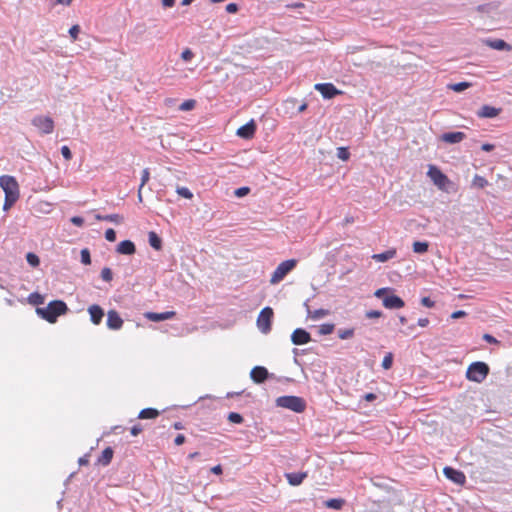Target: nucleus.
<instances>
[{
  "mask_svg": "<svg viewBox=\"0 0 512 512\" xmlns=\"http://www.w3.org/2000/svg\"><path fill=\"white\" fill-rule=\"evenodd\" d=\"M483 339L488 343L496 344L498 343L497 339L490 334H484Z\"/></svg>",
  "mask_w": 512,
  "mask_h": 512,
  "instance_id": "57",
  "label": "nucleus"
},
{
  "mask_svg": "<svg viewBox=\"0 0 512 512\" xmlns=\"http://www.w3.org/2000/svg\"><path fill=\"white\" fill-rule=\"evenodd\" d=\"M68 310V307L64 301L54 300L51 301L46 307L37 308V314L48 321L49 323H55L57 318L63 314H65Z\"/></svg>",
  "mask_w": 512,
  "mask_h": 512,
  "instance_id": "2",
  "label": "nucleus"
},
{
  "mask_svg": "<svg viewBox=\"0 0 512 512\" xmlns=\"http://www.w3.org/2000/svg\"><path fill=\"white\" fill-rule=\"evenodd\" d=\"M489 367L484 362H474L469 365L466 377L470 381L481 383L488 375Z\"/></svg>",
  "mask_w": 512,
  "mask_h": 512,
  "instance_id": "4",
  "label": "nucleus"
},
{
  "mask_svg": "<svg viewBox=\"0 0 512 512\" xmlns=\"http://www.w3.org/2000/svg\"><path fill=\"white\" fill-rule=\"evenodd\" d=\"M29 302L33 305H40L44 303V297L39 293H32L29 295Z\"/></svg>",
  "mask_w": 512,
  "mask_h": 512,
  "instance_id": "35",
  "label": "nucleus"
},
{
  "mask_svg": "<svg viewBox=\"0 0 512 512\" xmlns=\"http://www.w3.org/2000/svg\"><path fill=\"white\" fill-rule=\"evenodd\" d=\"M116 251L119 253V254H123V255H132L135 253L136 251V247H135V244L130 241V240H124V241H121L118 245H117V249Z\"/></svg>",
  "mask_w": 512,
  "mask_h": 512,
  "instance_id": "20",
  "label": "nucleus"
},
{
  "mask_svg": "<svg viewBox=\"0 0 512 512\" xmlns=\"http://www.w3.org/2000/svg\"><path fill=\"white\" fill-rule=\"evenodd\" d=\"M61 154L67 161L72 159V152L68 146H62Z\"/></svg>",
  "mask_w": 512,
  "mask_h": 512,
  "instance_id": "48",
  "label": "nucleus"
},
{
  "mask_svg": "<svg viewBox=\"0 0 512 512\" xmlns=\"http://www.w3.org/2000/svg\"><path fill=\"white\" fill-rule=\"evenodd\" d=\"M159 416V411L154 408L142 409L138 415L140 419H154Z\"/></svg>",
  "mask_w": 512,
  "mask_h": 512,
  "instance_id": "27",
  "label": "nucleus"
},
{
  "mask_svg": "<svg viewBox=\"0 0 512 512\" xmlns=\"http://www.w3.org/2000/svg\"><path fill=\"white\" fill-rule=\"evenodd\" d=\"M193 57H194V53H193L189 48H186V49H185V50H183V52L181 53V58H182V60H184L185 62L191 61Z\"/></svg>",
  "mask_w": 512,
  "mask_h": 512,
  "instance_id": "46",
  "label": "nucleus"
},
{
  "mask_svg": "<svg viewBox=\"0 0 512 512\" xmlns=\"http://www.w3.org/2000/svg\"><path fill=\"white\" fill-rule=\"evenodd\" d=\"M488 45L493 48V49H497V50H503V49H509L510 46L502 39H496V40H493V41H489L488 42Z\"/></svg>",
  "mask_w": 512,
  "mask_h": 512,
  "instance_id": "29",
  "label": "nucleus"
},
{
  "mask_svg": "<svg viewBox=\"0 0 512 512\" xmlns=\"http://www.w3.org/2000/svg\"><path fill=\"white\" fill-rule=\"evenodd\" d=\"M273 316L274 312L271 307H265L260 311L257 317V327L262 333L267 334L271 331Z\"/></svg>",
  "mask_w": 512,
  "mask_h": 512,
  "instance_id": "7",
  "label": "nucleus"
},
{
  "mask_svg": "<svg viewBox=\"0 0 512 512\" xmlns=\"http://www.w3.org/2000/svg\"><path fill=\"white\" fill-rule=\"evenodd\" d=\"M421 304L427 308H433L435 306V302L429 297H423L421 299Z\"/></svg>",
  "mask_w": 512,
  "mask_h": 512,
  "instance_id": "50",
  "label": "nucleus"
},
{
  "mask_svg": "<svg viewBox=\"0 0 512 512\" xmlns=\"http://www.w3.org/2000/svg\"><path fill=\"white\" fill-rule=\"evenodd\" d=\"M427 175L440 190L446 191L451 184L450 179L435 165L428 166Z\"/></svg>",
  "mask_w": 512,
  "mask_h": 512,
  "instance_id": "6",
  "label": "nucleus"
},
{
  "mask_svg": "<svg viewBox=\"0 0 512 512\" xmlns=\"http://www.w3.org/2000/svg\"><path fill=\"white\" fill-rule=\"evenodd\" d=\"M73 0H55L54 5L69 6Z\"/></svg>",
  "mask_w": 512,
  "mask_h": 512,
  "instance_id": "59",
  "label": "nucleus"
},
{
  "mask_svg": "<svg viewBox=\"0 0 512 512\" xmlns=\"http://www.w3.org/2000/svg\"><path fill=\"white\" fill-rule=\"evenodd\" d=\"M279 407L289 409L291 411L301 413L306 408V403L301 397L297 396H281L276 399Z\"/></svg>",
  "mask_w": 512,
  "mask_h": 512,
  "instance_id": "3",
  "label": "nucleus"
},
{
  "mask_svg": "<svg viewBox=\"0 0 512 512\" xmlns=\"http://www.w3.org/2000/svg\"><path fill=\"white\" fill-rule=\"evenodd\" d=\"M344 503H345L344 499L333 498V499L327 500L325 502V506L327 508L339 510L343 507Z\"/></svg>",
  "mask_w": 512,
  "mask_h": 512,
  "instance_id": "28",
  "label": "nucleus"
},
{
  "mask_svg": "<svg viewBox=\"0 0 512 512\" xmlns=\"http://www.w3.org/2000/svg\"><path fill=\"white\" fill-rule=\"evenodd\" d=\"M443 473L449 480L456 484L463 485L466 482V476L460 470L447 466L443 469Z\"/></svg>",
  "mask_w": 512,
  "mask_h": 512,
  "instance_id": "10",
  "label": "nucleus"
},
{
  "mask_svg": "<svg viewBox=\"0 0 512 512\" xmlns=\"http://www.w3.org/2000/svg\"><path fill=\"white\" fill-rule=\"evenodd\" d=\"M81 262L85 265H88L91 263L90 253L88 249H83L81 251Z\"/></svg>",
  "mask_w": 512,
  "mask_h": 512,
  "instance_id": "45",
  "label": "nucleus"
},
{
  "mask_svg": "<svg viewBox=\"0 0 512 512\" xmlns=\"http://www.w3.org/2000/svg\"><path fill=\"white\" fill-rule=\"evenodd\" d=\"M387 291L386 288H380L378 290L375 291L374 295L377 297V298H381L384 293Z\"/></svg>",
  "mask_w": 512,
  "mask_h": 512,
  "instance_id": "64",
  "label": "nucleus"
},
{
  "mask_svg": "<svg viewBox=\"0 0 512 512\" xmlns=\"http://www.w3.org/2000/svg\"><path fill=\"white\" fill-rule=\"evenodd\" d=\"M363 398H364L366 401L371 402V401H374V400L377 398V396H376V394H374V393H367V394H365V395H364V397H363Z\"/></svg>",
  "mask_w": 512,
  "mask_h": 512,
  "instance_id": "60",
  "label": "nucleus"
},
{
  "mask_svg": "<svg viewBox=\"0 0 512 512\" xmlns=\"http://www.w3.org/2000/svg\"><path fill=\"white\" fill-rule=\"evenodd\" d=\"M211 472L216 474V475L222 474V467H221V465H216V466L212 467L211 468Z\"/></svg>",
  "mask_w": 512,
  "mask_h": 512,
  "instance_id": "62",
  "label": "nucleus"
},
{
  "mask_svg": "<svg viewBox=\"0 0 512 512\" xmlns=\"http://www.w3.org/2000/svg\"><path fill=\"white\" fill-rule=\"evenodd\" d=\"M80 33V26L79 25H73L70 29H69V34H70V37L72 38L73 41H76L78 39V35Z\"/></svg>",
  "mask_w": 512,
  "mask_h": 512,
  "instance_id": "44",
  "label": "nucleus"
},
{
  "mask_svg": "<svg viewBox=\"0 0 512 512\" xmlns=\"http://www.w3.org/2000/svg\"><path fill=\"white\" fill-rule=\"evenodd\" d=\"M396 249L391 248L385 252L373 254L372 259H374L377 262H386L390 259H393L396 256Z\"/></svg>",
  "mask_w": 512,
  "mask_h": 512,
  "instance_id": "22",
  "label": "nucleus"
},
{
  "mask_svg": "<svg viewBox=\"0 0 512 512\" xmlns=\"http://www.w3.org/2000/svg\"><path fill=\"white\" fill-rule=\"evenodd\" d=\"M382 316V312L379 310H370L366 312V317L369 319L372 318H380Z\"/></svg>",
  "mask_w": 512,
  "mask_h": 512,
  "instance_id": "49",
  "label": "nucleus"
},
{
  "mask_svg": "<svg viewBox=\"0 0 512 512\" xmlns=\"http://www.w3.org/2000/svg\"><path fill=\"white\" fill-rule=\"evenodd\" d=\"M481 149L483 151H486V152H490L494 149V145L493 144H490V143H484L482 146H481Z\"/></svg>",
  "mask_w": 512,
  "mask_h": 512,
  "instance_id": "58",
  "label": "nucleus"
},
{
  "mask_svg": "<svg viewBox=\"0 0 512 512\" xmlns=\"http://www.w3.org/2000/svg\"><path fill=\"white\" fill-rule=\"evenodd\" d=\"M228 420L231 422V423H235V424H241L243 422V417L237 413V412H231L229 413L228 415Z\"/></svg>",
  "mask_w": 512,
  "mask_h": 512,
  "instance_id": "42",
  "label": "nucleus"
},
{
  "mask_svg": "<svg viewBox=\"0 0 512 512\" xmlns=\"http://www.w3.org/2000/svg\"><path fill=\"white\" fill-rule=\"evenodd\" d=\"M471 83L470 82H459V83H455V84H451L449 85V89L455 91V92H462L466 89H468L469 87H471Z\"/></svg>",
  "mask_w": 512,
  "mask_h": 512,
  "instance_id": "32",
  "label": "nucleus"
},
{
  "mask_svg": "<svg viewBox=\"0 0 512 512\" xmlns=\"http://www.w3.org/2000/svg\"><path fill=\"white\" fill-rule=\"evenodd\" d=\"M472 183L477 188H484L488 184L487 180L480 175H475Z\"/></svg>",
  "mask_w": 512,
  "mask_h": 512,
  "instance_id": "37",
  "label": "nucleus"
},
{
  "mask_svg": "<svg viewBox=\"0 0 512 512\" xmlns=\"http://www.w3.org/2000/svg\"><path fill=\"white\" fill-rule=\"evenodd\" d=\"M123 325V320L116 310H109L107 313V326L112 330H119Z\"/></svg>",
  "mask_w": 512,
  "mask_h": 512,
  "instance_id": "13",
  "label": "nucleus"
},
{
  "mask_svg": "<svg viewBox=\"0 0 512 512\" xmlns=\"http://www.w3.org/2000/svg\"><path fill=\"white\" fill-rule=\"evenodd\" d=\"M176 315L175 311H166L162 313L146 312L144 317L153 322H160L174 318Z\"/></svg>",
  "mask_w": 512,
  "mask_h": 512,
  "instance_id": "14",
  "label": "nucleus"
},
{
  "mask_svg": "<svg viewBox=\"0 0 512 512\" xmlns=\"http://www.w3.org/2000/svg\"><path fill=\"white\" fill-rule=\"evenodd\" d=\"M196 106V101L194 99H189V100H186L184 101L180 106H179V109L181 111H190L192 109H194Z\"/></svg>",
  "mask_w": 512,
  "mask_h": 512,
  "instance_id": "36",
  "label": "nucleus"
},
{
  "mask_svg": "<svg viewBox=\"0 0 512 512\" xmlns=\"http://www.w3.org/2000/svg\"><path fill=\"white\" fill-rule=\"evenodd\" d=\"M95 219L98 221H109V222H113L116 224H119L123 221V217L119 214H110V215H105V216L96 214Z\"/></svg>",
  "mask_w": 512,
  "mask_h": 512,
  "instance_id": "25",
  "label": "nucleus"
},
{
  "mask_svg": "<svg viewBox=\"0 0 512 512\" xmlns=\"http://www.w3.org/2000/svg\"><path fill=\"white\" fill-rule=\"evenodd\" d=\"M256 124H255V121L254 120H250L248 123H246L245 125L239 127L237 129V136H239L240 138H243V139H252L255 135V132H256Z\"/></svg>",
  "mask_w": 512,
  "mask_h": 512,
  "instance_id": "11",
  "label": "nucleus"
},
{
  "mask_svg": "<svg viewBox=\"0 0 512 512\" xmlns=\"http://www.w3.org/2000/svg\"><path fill=\"white\" fill-rule=\"evenodd\" d=\"M26 260L33 267H37L39 265V263H40L39 257L36 254L32 253V252H29L26 255Z\"/></svg>",
  "mask_w": 512,
  "mask_h": 512,
  "instance_id": "39",
  "label": "nucleus"
},
{
  "mask_svg": "<svg viewBox=\"0 0 512 512\" xmlns=\"http://www.w3.org/2000/svg\"><path fill=\"white\" fill-rule=\"evenodd\" d=\"M175 4V0H162V5L164 7L170 8L173 7Z\"/></svg>",
  "mask_w": 512,
  "mask_h": 512,
  "instance_id": "63",
  "label": "nucleus"
},
{
  "mask_svg": "<svg viewBox=\"0 0 512 512\" xmlns=\"http://www.w3.org/2000/svg\"><path fill=\"white\" fill-rule=\"evenodd\" d=\"M32 123L35 127H37L42 133L50 134L54 130V122L52 118L48 116H38L32 120Z\"/></svg>",
  "mask_w": 512,
  "mask_h": 512,
  "instance_id": "8",
  "label": "nucleus"
},
{
  "mask_svg": "<svg viewBox=\"0 0 512 512\" xmlns=\"http://www.w3.org/2000/svg\"><path fill=\"white\" fill-rule=\"evenodd\" d=\"M176 192L179 196L191 199L193 197V193L187 187H177Z\"/></svg>",
  "mask_w": 512,
  "mask_h": 512,
  "instance_id": "38",
  "label": "nucleus"
},
{
  "mask_svg": "<svg viewBox=\"0 0 512 512\" xmlns=\"http://www.w3.org/2000/svg\"><path fill=\"white\" fill-rule=\"evenodd\" d=\"M268 370L263 366H255L250 372L251 379L255 383H263L268 378Z\"/></svg>",
  "mask_w": 512,
  "mask_h": 512,
  "instance_id": "15",
  "label": "nucleus"
},
{
  "mask_svg": "<svg viewBox=\"0 0 512 512\" xmlns=\"http://www.w3.org/2000/svg\"><path fill=\"white\" fill-rule=\"evenodd\" d=\"M428 247H429L428 242L415 241L413 243V251L415 253H419V254L426 253L428 251Z\"/></svg>",
  "mask_w": 512,
  "mask_h": 512,
  "instance_id": "30",
  "label": "nucleus"
},
{
  "mask_svg": "<svg viewBox=\"0 0 512 512\" xmlns=\"http://www.w3.org/2000/svg\"><path fill=\"white\" fill-rule=\"evenodd\" d=\"M105 238L109 242H114L116 240V232L114 231V229H107L105 232Z\"/></svg>",
  "mask_w": 512,
  "mask_h": 512,
  "instance_id": "47",
  "label": "nucleus"
},
{
  "mask_svg": "<svg viewBox=\"0 0 512 512\" xmlns=\"http://www.w3.org/2000/svg\"><path fill=\"white\" fill-rule=\"evenodd\" d=\"M249 192V188L248 187H241V188H238L236 191H235V194L236 196L238 197H243L245 196L246 194H248Z\"/></svg>",
  "mask_w": 512,
  "mask_h": 512,
  "instance_id": "53",
  "label": "nucleus"
},
{
  "mask_svg": "<svg viewBox=\"0 0 512 512\" xmlns=\"http://www.w3.org/2000/svg\"><path fill=\"white\" fill-rule=\"evenodd\" d=\"M71 222L78 226V227H81L83 224H84V219L80 216H74L71 218Z\"/></svg>",
  "mask_w": 512,
  "mask_h": 512,
  "instance_id": "52",
  "label": "nucleus"
},
{
  "mask_svg": "<svg viewBox=\"0 0 512 512\" xmlns=\"http://www.w3.org/2000/svg\"><path fill=\"white\" fill-rule=\"evenodd\" d=\"M337 156L339 159H341L343 161H347L350 157V152L348 151V149L346 147H339L337 149Z\"/></svg>",
  "mask_w": 512,
  "mask_h": 512,
  "instance_id": "40",
  "label": "nucleus"
},
{
  "mask_svg": "<svg viewBox=\"0 0 512 512\" xmlns=\"http://www.w3.org/2000/svg\"><path fill=\"white\" fill-rule=\"evenodd\" d=\"M501 108H495L490 105H483L478 111L477 116L479 118H495L501 113Z\"/></svg>",
  "mask_w": 512,
  "mask_h": 512,
  "instance_id": "16",
  "label": "nucleus"
},
{
  "mask_svg": "<svg viewBox=\"0 0 512 512\" xmlns=\"http://www.w3.org/2000/svg\"><path fill=\"white\" fill-rule=\"evenodd\" d=\"M297 265L295 259H289L281 262L271 275L270 283L272 285L282 281L288 273H290Z\"/></svg>",
  "mask_w": 512,
  "mask_h": 512,
  "instance_id": "5",
  "label": "nucleus"
},
{
  "mask_svg": "<svg viewBox=\"0 0 512 512\" xmlns=\"http://www.w3.org/2000/svg\"><path fill=\"white\" fill-rule=\"evenodd\" d=\"M291 341L295 345H304L311 341V336L306 330L297 328L291 335Z\"/></svg>",
  "mask_w": 512,
  "mask_h": 512,
  "instance_id": "12",
  "label": "nucleus"
},
{
  "mask_svg": "<svg viewBox=\"0 0 512 512\" xmlns=\"http://www.w3.org/2000/svg\"><path fill=\"white\" fill-rule=\"evenodd\" d=\"M149 179H150V172H149V169L146 168L142 171L141 184H140V187L138 190V198L140 201L142 200L141 190H142L143 186L149 181Z\"/></svg>",
  "mask_w": 512,
  "mask_h": 512,
  "instance_id": "31",
  "label": "nucleus"
},
{
  "mask_svg": "<svg viewBox=\"0 0 512 512\" xmlns=\"http://www.w3.org/2000/svg\"><path fill=\"white\" fill-rule=\"evenodd\" d=\"M185 436L183 434H178L174 440V443L177 445V446H180L182 444L185 443Z\"/></svg>",
  "mask_w": 512,
  "mask_h": 512,
  "instance_id": "55",
  "label": "nucleus"
},
{
  "mask_svg": "<svg viewBox=\"0 0 512 512\" xmlns=\"http://www.w3.org/2000/svg\"><path fill=\"white\" fill-rule=\"evenodd\" d=\"M226 11L228 13H236L238 11V6L236 3H229L227 6H226Z\"/></svg>",
  "mask_w": 512,
  "mask_h": 512,
  "instance_id": "54",
  "label": "nucleus"
},
{
  "mask_svg": "<svg viewBox=\"0 0 512 512\" xmlns=\"http://www.w3.org/2000/svg\"><path fill=\"white\" fill-rule=\"evenodd\" d=\"M88 312L90 314L91 322L94 325H99L101 323V321H102L103 316H104L103 309L99 305L94 304V305L89 306Z\"/></svg>",
  "mask_w": 512,
  "mask_h": 512,
  "instance_id": "18",
  "label": "nucleus"
},
{
  "mask_svg": "<svg viewBox=\"0 0 512 512\" xmlns=\"http://www.w3.org/2000/svg\"><path fill=\"white\" fill-rule=\"evenodd\" d=\"M0 187L5 193V201L3 204V210H9L19 199L20 190L19 184L15 177L10 175L0 176Z\"/></svg>",
  "mask_w": 512,
  "mask_h": 512,
  "instance_id": "1",
  "label": "nucleus"
},
{
  "mask_svg": "<svg viewBox=\"0 0 512 512\" xmlns=\"http://www.w3.org/2000/svg\"><path fill=\"white\" fill-rule=\"evenodd\" d=\"M142 430H143V427H142V425H141V424H135V425L131 428L130 432H131V434H132L133 436H138V435L142 432Z\"/></svg>",
  "mask_w": 512,
  "mask_h": 512,
  "instance_id": "51",
  "label": "nucleus"
},
{
  "mask_svg": "<svg viewBox=\"0 0 512 512\" xmlns=\"http://www.w3.org/2000/svg\"><path fill=\"white\" fill-rule=\"evenodd\" d=\"M418 325L420 327H427L429 325V319L428 318H420V319H418Z\"/></svg>",
  "mask_w": 512,
  "mask_h": 512,
  "instance_id": "61",
  "label": "nucleus"
},
{
  "mask_svg": "<svg viewBox=\"0 0 512 512\" xmlns=\"http://www.w3.org/2000/svg\"><path fill=\"white\" fill-rule=\"evenodd\" d=\"M354 336V329L348 328V329H339L338 330V337L342 340L350 339Z\"/></svg>",
  "mask_w": 512,
  "mask_h": 512,
  "instance_id": "33",
  "label": "nucleus"
},
{
  "mask_svg": "<svg viewBox=\"0 0 512 512\" xmlns=\"http://www.w3.org/2000/svg\"><path fill=\"white\" fill-rule=\"evenodd\" d=\"M330 314V311L327 309H316V310H308V318L311 320H319L321 318H324Z\"/></svg>",
  "mask_w": 512,
  "mask_h": 512,
  "instance_id": "26",
  "label": "nucleus"
},
{
  "mask_svg": "<svg viewBox=\"0 0 512 512\" xmlns=\"http://www.w3.org/2000/svg\"><path fill=\"white\" fill-rule=\"evenodd\" d=\"M308 476L307 472L286 473L285 478L291 486L300 485Z\"/></svg>",
  "mask_w": 512,
  "mask_h": 512,
  "instance_id": "19",
  "label": "nucleus"
},
{
  "mask_svg": "<svg viewBox=\"0 0 512 512\" xmlns=\"http://www.w3.org/2000/svg\"><path fill=\"white\" fill-rule=\"evenodd\" d=\"M148 241L152 248L159 251L162 249V240L158 234L154 231H150L148 234Z\"/></svg>",
  "mask_w": 512,
  "mask_h": 512,
  "instance_id": "24",
  "label": "nucleus"
},
{
  "mask_svg": "<svg viewBox=\"0 0 512 512\" xmlns=\"http://www.w3.org/2000/svg\"><path fill=\"white\" fill-rule=\"evenodd\" d=\"M335 325L332 323H325L319 327V333L321 335H329L334 331Z\"/></svg>",
  "mask_w": 512,
  "mask_h": 512,
  "instance_id": "34",
  "label": "nucleus"
},
{
  "mask_svg": "<svg viewBox=\"0 0 512 512\" xmlns=\"http://www.w3.org/2000/svg\"><path fill=\"white\" fill-rule=\"evenodd\" d=\"M465 137H466V135L463 132H460V131L448 132V133H444L441 136V140L446 142V143H449V144H454V143L461 142L462 140L465 139Z\"/></svg>",
  "mask_w": 512,
  "mask_h": 512,
  "instance_id": "21",
  "label": "nucleus"
},
{
  "mask_svg": "<svg viewBox=\"0 0 512 512\" xmlns=\"http://www.w3.org/2000/svg\"><path fill=\"white\" fill-rule=\"evenodd\" d=\"M464 316H466V312L463 310H458L451 314V318H453V319H458V318H461Z\"/></svg>",
  "mask_w": 512,
  "mask_h": 512,
  "instance_id": "56",
  "label": "nucleus"
},
{
  "mask_svg": "<svg viewBox=\"0 0 512 512\" xmlns=\"http://www.w3.org/2000/svg\"><path fill=\"white\" fill-rule=\"evenodd\" d=\"M112 276H113V274H112V271H111L110 268L105 267V268L102 269V271H101V278L104 281H106V282L111 281L112 280Z\"/></svg>",
  "mask_w": 512,
  "mask_h": 512,
  "instance_id": "43",
  "label": "nucleus"
},
{
  "mask_svg": "<svg viewBox=\"0 0 512 512\" xmlns=\"http://www.w3.org/2000/svg\"><path fill=\"white\" fill-rule=\"evenodd\" d=\"M393 364V355L392 353H388L384 356L382 360V367L386 370L390 369Z\"/></svg>",
  "mask_w": 512,
  "mask_h": 512,
  "instance_id": "41",
  "label": "nucleus"
},
{
  "mask_svg": "<svg viewBox=\"0 0 512 512\" xmlns=\"http://www.w3.org/2000/svg\"><path fill=\"white\" fill-rule=\"evenodd\" d=\"M314 88L320 92L325 99H332L335 96L342 94V91L338 90L332 83H318Z\"/></svg>",
  "mask_w": 512,
  "mask_h": 512,
  "instance_id": "9",
  "label": "nucleus"
},
{
  "mask_svg": "<svg viewBox=\"0 0 512 512\" xmlns=\"http://www.w3.org/2000/svg\"><path fill=\"white\" fill-rule=\"evenodd\" d=\"M383 305L387 309H400L403 308L405 303L397 295H390L383 299Z\"/></svg>",
  "mask_w": 512,
  "mask_h": 512,
  "instance_id": "17",
  "label": "nucleus"
},
{
  "mask_svg": "<svg viewBox=\"0 0 512 512\" xmlns=\"http://www.w3.org/2000/svg\"><path fill=\"white\" fill-rule=\"evenodd\" d=\"M114 451L111 447H106L103 451L101 456L98 458V464L106 466L108 465L112 458H113Z\"/></svg>",
  "mask_w": 512,
  "mask_h": 512,
  "instance_id": "23",
  "label": "nucleus"
}]
</instances>
